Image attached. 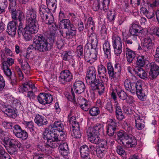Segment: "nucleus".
<instances>
[{
	"instance_id": "obj_1",
	"label": "nucleus",
	"mask_w": 159,
	"mask_h": 159,
	"mask_svg": "<svg viewBox=\"0 0 159 159\" xmlns=\"http://www.w3.org/2000/svg\"><path fill=\"white\" fill-rule=\"evenodd\" d=\"M52 26L54 28V31L50 33V37L47 39L42 34L37 35L34 37L33 40L34 44L30 45L27 49L25 57L28 59L30 57L29 54L32 50H37L42 52L50 50L51 49L54 42V38L55 34L56 27L55 24L52 25Z\"/></svg>"
},
{
	"instance_id": "obj_2",
	"label": "nucleus",
	"mask_w": 159,
	"mask_h": 159,
	"mask_svg": "<svg viewBox=\"0 0 159 159\" xmlns=\"http://www.w3.org/2000/svg\"><path fill=\"white\" fill-rule=\"evenodd\" d=\"M64 12L61 11L59 13V17L61 20L59 23L60 32L63 38H71L76 34V28L68 19L65 17Z\"/></svg>"
},
{
	"instance_id": "obj_3",
	"label": "nucleus",
	"mask_w": 159,
	"mask_h": 159,
	"mask_svg": "<svg viewBox=\"0 0 159 159\" xmlns=\"http://www.w3.org/2000/svg\"><path fill=\"white\" fill-rule=\"evenodd\" d=\"M87 83L90 84L91 88H97L96 84L99 83V80L96 79V70L93 66L89 68V71L86 78Z\"/></svg>"
},
{
	"instance_id": "obj_4",
	"label": "nucleus",
	"mask_w": 159,
	"mask_h": 159,
	"mask_svg": "<svg viewBox=\"0 0 159 159\" xmlns=\"http://www.w3.org/2000/svg\"><path fill=\"white\" fill-rule=\"evenodd\" d=\"M60 132L56 131V133L53 132L52 134L50 139L48 140L46 144L47 148H54L57 147L60 143V141L63 138H60Z\"/></svg>"
},
{
	"instance_id": "obj_5",
	"label": "nucleus",
	"mask_w": 159,
	"mask_h": 159,
	"mask_svg": "<svg viewBox=\"0 0 159 159\" xmlns=\"http://www.w3.org/2000/svg\"><path fill=\"white\" fill-rule=\"evenodd\" d=\"M8 143L10 148L7 149L8 153L10 154L13 153L16 151V148H18L19 149L22 151L23 148L22 145L20 143V142L17 139H9L8 138L7 140V144ZM6 145H4V146L6 147Z\"/></svg>"
},
{
	"instance_id": "obj_6",
	"label": "nucleus",
	"mask_w": 159,
	"mask_h": 159,
	"mask_svg": "<svg viewBox=\"0 0 159 159\" xmlns=\"http://www.w3.org/2000/svg\"><path fill=\"white\" fill-rule=\"evenodd\" d=\"M112 45L115 54L120 55L122 52V42L121 39L118 35H115L112 37Z\"/></svg>"
},
{
	"instance_id": "obj_7",
	"label": "nucleus",
	"mask_w": 159,
	"mask_h": 159,
	"mask_svg": "<svg viewBox=\"0 0 159 159\" xmlns=\"http://www.w3.org/2000/svg\"><path fill=\"white\" fill-rule=\"evenodd\" d=\"M142 83L141 82L137 81L136 84L133 85V89L132 93H136L139 98L142 101H144L146 98V96L144 93L142 91Z\"/></svg>"
},
{
	"instance_id": "obj_8",
	"label": "nucleus",
	"mask_w": 159,
	"mask_h": 159,
	"mask_svg": "<svg viewBox=\"0 0 159 159\" xmlns=\"http://www.w3.org/2000/svg\"><path fill=\"white\" fill-rule=\"evenodd\" d=\"M59 80L63 84H65L67 82L71 81L73 79L72 73L69 70H62L60 74Z\"/></svg>"
},
{
	"instance_id": "obj_9",
	"label": "nucleus",
	"mask_w": 159,
	"mask_h": 159,
	"mask_svg": "<svg viewBox=\"0 0 159 159\" xmlns=\"http://www.w3.org/2000/svg\"><path fill=\"white\" fill-rule=\"evenodd\" d=\"M129 30H127L122 32L123 35V41L125 42L126 46V47L125 51V53H124V56L123 58L124 61H125L126 60L128 63L129 62V49L127 47V43L129 44ZM128 64V63H127Z\"/></svg>"
},
{
	"instance_id": "obj_10",
	"label": "nucleus",
	"mask_w": 159,
	"mask_h": 159,
	"mask_svg": "<svg viewBox=\"0 0 159 159\" xmlns=\"http://www.w3.org/2000/svg\"><path fill=\"white\" fill-rule=\"evenodd\" d=\"M40 16L42 22H44L46 18L48 17V15L51 13L50 10L46 6L42 5L39 7V10Z\"/></svg>"
},
{
	"instance_id": "obj_11",
	"label": "nucleus",
	"mask_w": 159,
	"mask_h": 159,
	"mask_svg": "<svg viewBox=\"0 0 159 159\" xmlns=\"http://www.w3.org/2000/svg\"><path fill=\"white\" fill-rule=\"evenodd\" d=\"M107 134L109 136H112L117 127V124L115 120L109 119L107 121Z\"/></svg>"
},
{
	"instance_id": "obj_12",
	"label": "nucleus",
	"mask_w": 159,
	"mask_h": 159,
	"mask_svg": "<svg viewBox=\"0 0 159 159\" xmlns=\"http://www.w3.org/2000/svg\"><path fill=\"white\" fill-rule=\"evenodd\" d=\"M151 68L149 77L151 80L156 78L159 74V66L155 63L150 64Z\"/></svg>"
},
{
	"instance_id": "obj_13",
	"label": "nucleus",
	"mask_w": 159,
	"mask_h": 159,
	"mask_svg": "<svg viewBox=\"0 0 159 159\" xmlns=\"http://www.w3.org/2000/svg\"><path fill=\"white\" fill-rule=\"evenodd\" d=\"M153 44L152 43L151 39L149 38H145L142 47L143 50L147 53H150L152 52Z\"/></svg>"
},
{
	"instance_id": "obj_14",
	"label": "nucleus",
	"mask_w": 159,
	"mask_h": 159,
	"mask_svg": "<svg viewBox=\"0 0 159 159\" xmlns=\"http://www.w3.org/2000/svg\"><path fill=\"white\" fill-rule=\"evenodd\" d=\"M73 87L75 92L79 94L83 92L85 89L84 83L80 80L75 81L73 84Z\"/></svg>"
},
{
	"instance_id": "obj_15",
	"label": "nucleus",
	"mask_w": 159,
	"mask_h": 159,
	"mask_svg": "<svg viewBox=\"0 0 159 159\" xmlns=\"http://www.w3.org/2000/svg\"><path fill=\"white\" fill-rule=\"evenodd\" d=\"M23 26L21 27V25L18 27L17 32L18 35L22 34L26 41L31 40L33 37V34L23 29Z\"/></svg>"
},
{
	"instance_id": "obj_16",
	"label": "nucleus",
	"mask_w": 159,
	"mask_h": 159,
	"mask_svg": "<svg viewBox=\"0 0 159 159\" xmlns=\"http://www.w3.org/2000/svg\"><path fill=\"white\" fill-rule=\"evenodd\" d=\"M16 21H11L7 25V32L11 36H14L17 30Z\"/></svg>"
},
{
	"instance_id": "obj_17",
	"label": "nucleus",
	"mask_w": 159,
	"mask_h": 159,
	"mask_svg": "<svg viewBox=\"0 0 159 159\" xmlns=\"http://www.w3.org/2000/svg\"><path fill=\"white\" fill-rule=\"evenodd\" d=\"M27 24L28 25H26L25 28H23V29H25L30 33L33 34H34L37 32L39 28L38 23H28Z\"/></svg>"
},
{
	"instance_id": "obj_18",
	"label": "nucleus",
	"mask_w": 159,
	"mask_h": 159,
	"mask_svg": "<svg viewBox=\"0 0 159 159\" xmlns=\"http://www.w3.org/2000/svg\"><path fill=\"white\" fill-rule=\"evenodd\" d=\"M98 134L90 132H88V139L89 141L95 144H99L101 142V139Z\"/></svg>"
},
{
	"instance_id": "obj_19",
	"label": "nucleus",
	"mask_w": 159,
	"mask_h": 159,
	"mask_svg": "<svg viewBox=\"0 0 159 159\" xmlns=\"http://www.w3.org/2000/svg\"><path fill=\"white\" fill-rule=\"evenodd\" d=\"M89 40L91 42L90 43L91 48H97L98 40L96 35L94 33H89V31L88 34Z\"/></svg>"
},
{
	"instance_id": "obj_20",
	"label": "nucleus",
	"mask_w": 159,
	"mask_h": 159,
	"mask_svg": "<svg viewBox=\"0 0 159 159\" xmlns=\"http://www.w3.org/2000/svg\"><path fill=\"white\" fill-rule=\"evenodd\" d=\"M103 125L98 123L93 128H89L88 132H92L93 133L99 134L103 132Z\"/></svg>"
},
{
	"instance_id": "obj_21",
	"label": "nucleus",
	"mask_w": 159,
	"mask_h": 159,
	"mask_svg": "<svg viewBox=\"0 0 159 159\" xmlns=\"http://www.w3.org/2000/svg\"><path fill=\"white\" fill-rule=\"evenodd\" d=\"M35 123L39 126L46 125L48 124L47 119L43 116L39 114L36 115L34 119Z\"/></svg>"
},
{
	"instance_id": "obj_22",
	"label": "nucleus",
	"mask_w": 159,
	"mask_h": 159,
	"mask_svg": "<svg viewBox=\"0 0 159 159\" xmlns=\"http://www.w3.org/2000/svg\"><path fill=\"white\" fill-rule=\"evenodd\" d=\"M80 153L82 159H87L89 158L88 156L89 154V149L87 146L84 145L81 146L80 148Z\"/></svg>"
},
{
	"instance_id": "obj_23",
	"label": "nucleus",
	"mask_w": 159,
	"mask_h": 159,
	"mask_svg": "<svg viewBox=\"0 0 159 159\" xmlns=\"http://www.w3.org/2000/svg\"><path fill=\"white\" fill-rule=\"evenodd\" d=\"M58 149L60 154L64 156L67 155L69 152V149L67 143H65L59 145Z\"/></svg>"
},
{
	"instance_id": "obj_24",
	"label": "nucleus",
	"mask_w": 159,
	"mask_h": 159,
	"mask_svg": "<svg viewBox=\"0 0 159 159\" xmlns=\"http://www.w3.org/2000/svg\"><path fill=\"white\" fill-rule=\"evenodd\" d=\"M135 74L140 78L144 79L147 77V74L143 69L139 67H136L133 70Z\"/></svg>"
},
{
	"instance_id": "obj_25",
	"label": "nucleus",
	"mask_w": 159,
	"mask_h": 159,
	"mask_svg": "<svg viewBox=\"0 0 159 159\" xmlns=\"http://www.w3.org/2000/svg\"><path fill=\"white\" fill-rule=\"evenodd\" d=\"M36 17V12L33 9L32 11H31L30 14L28 15L27 18L28 23H38Z\"/></svg>"
},
{
	"instance_id": "obj_26",
	"label": "nucleus",
	"mask_w": 159,
	"mask_h": 159,
	"mask_svg": "<svg viewBox=\"0 0 159 159\" xmlns=\"http://www.w3.org/2000/svg\"><path fill=\"white\" fill-rule=\"evenodd\" d=\"M49 127L51 128L52 130H53L54 132H56V130L57 132L62 131L63 126L61 121H57L54 123L53 125H50Z\"/></svg>"
},
{
	"instance_id": "obj_27",
	"label": "nucleus",
	"mask_w": 159,
	"mask_h": 159,
	"mask_svg": "<svg viewBox=\"0 0 159 159\" xmlns=\"http://www.w3.org/2000/svg\"><path fill=\"white\" fill-rule=\"evenodd\" d=\"M76 120L75 117L71 116L69 120L70 125H72V129H80V124Z\"/></svg>"
},
{
	"instance_id": "obj_28",
	"label": "nucleus",
	"mask_w": 159,
	"mask_h": 159,
	"mask_svg": "<svg viewBox=\"0 0 159 159\" xmlns=\"http://www.w3.org/2000/svg\"><path fill=\"white\" fill-rule=\"evenodd\" d=\"M98 72L100 77L102 78L106 77L107 70L106 68L103 65H99L98 68Z\"/></svg>"
},
{
	"instance_id": "obj_29",
	"label": "nucleus",
	"mask_w": 159,
	"mask_h": 159,
	"mask_svg": "<svg viewBox=\"0 0 159 159\" xmlns=\"http://www.w3.org/2000/svg\"><path fill=\"white\" fill-rule=\"evenodd\" d=\"M96 86L97 88H95V89H93L91 88L93 90H98V93L99 95H101L103 93L105 87L104 86V83L102 81L99 80V83L98 84H96Z\"/></svg>"
},
{
	"instance_id": "obj_30",
	"label": "nucleus",
	"mask_w": 159,
	"mask_h": 159,
	"mask_svg": "<svg viewBox=\"0 0 159 159\" xmlns=\"http://www.w3.org/2000/svg\"><path fill=\"white\" fill-rule=\"evenodd\" d=\"M53 131L54 130H52V128L49 127V128H46L43 133V138L47 140V141L49 140Z\"/></svg>"
},
{
	"instance_id": "obj_31",
	"label": "nucleus",
	"mask_w": 159,
	"mask_h": 159,
	"mask_svg": "<svg viewBox=\"0 0 159 159\" xmlns=\"http://www.w3.org/2000/svg\"><path fill=\"white\" fill-rule=\"evenodd\" d=\"M24 19V14L20 11H19L18 14L17 15L16 18L15 19H14V20L12 21H16V24H18V22H19L18 26L21 25V27L23 26V24L22 22V21Z\"/></svg>"
},
{
	"instance_id": "obj_32",
	"label": "nucleus",
	"mask_w": 159,
	"mask_h": 159,
	"mask_svg": "<svg viewBox=\"0 0 159 159\" xmlns=\"http://www.w3.org/2000/svg\"><path fill=\"white\" fill-rule=\"evenodd\" d=\"M2 111L10 117L15 118L17 116L15 110H3Z\"/></svg>"
},
{
	"instance_id": "obj_33",
	"label": "nucleus",
	"mask_w": 159,
	"mask_h": 159,
	"mask_svg": "<svg viewBox=\"0 0 159 159\" xmlns=\"http://www.w3.org/2000/svg\"><path fill=\"white\" fill-rule=\"evenodd\" d=\"M15 136L17 138L21 139L23 140H25L28 137L27 132L25 130L22 129Z\"/></svg>"
},
{
	"instance_id": "obj_34",
	"label": "nucleus",
	"mask_w": 159,
	"mask_h": 159,
	"mask_svg": "<svg viewBox=\"0 0 159 159\" xmlns=\"http://www.w3.org/2000/svg\"><path fill=\"white\" fill-rule=\"evenodd\" d=\"M6 133L0 129V141L3 142L4 144L7 145L8 138L6 137Z\"/></svg>"
},
{
	"instance_id": "obj_35",
	"label": "nucleus",
	"mask_w": 159,
	"mask_h": 159,
	"mask_svg": "<svg viewBox=\"0 0 159 159\" xmlns=\"http://www.w3.org/2000/svg\"><path fill=\"white\" fill-rule=\"evenodd\" d=\"M101 2L99 0H97V1L95 2L93 5V9L95 11H98L100 10L103 9L102 7H101L100 5Z\"/></svg>"
},
{
	"instance_id": "obj_36",
	"label": "nucleus",
	"mask_w": 159,
	"mask_h": 159,
	"mask_svg": "<svg viewBox=\"0 0 159 159\" xmlns=\"http://www.w3.org/2000/svg\"><path fill=\"white\" fill-rule=\"evenodd\" d=\"M71 135L74 138L79 139L81 136L80 129H72L71 132Z\"/></svg>"
},
{
	"instance_id": "obj_37",
	"label": "nucleus",
	"mask_w": 159,
	"mask_h": 159,
	"mask_svg": "<svg viewBox=\"0 0 159 159\" xmlns=\"http://www.w3.org/2000/svg\"><path fill=\"white\" fill-rule=\"evenodd\" d=\"M71 95L68 93L66 94V97L68 99L71 101H74L75 102H76L75 93L72 88H71Z\"/></svg>"
},
{
	"instance_id": "obj_38",
	"label": "nucleus",
	"mask_w": 159,
	"mask_h": 159,
	"mask_svg": "<svg viewBox=\"0 0 159 159\" xmlns=\"http://www.w3.org/2000/svg\"><path fill=\"white\" fill-rule=\"evenodd\" d=\"M100 143V144L99 145L98 148L103 149L107 151L108 148L107 142L106 140H103L102 141L101 140Z\"/></svg>"
},
{
	"instance_id": "obj_39",
	"label": "nucleus",
	"mask_w": 159,
	"mask_h": 159,
	"mask_svg": "<svg viewBox=\"0 0 159 159\" xmlns=\"http://www.w3.org/2000/svg\"><path fill=\"white\" fill-rule=\"evenodd\" d=\"M83 102H84V104H82L80 105L81 108L83 109L84 108L88 109H92L94 107L91 108L89 107L90 105L89 104V102L87 101L84 98H82Z\"/></svg>"
},
{
	"instance_id": "obj_40",
	"label": "nucleus",
	"mask_w": 159,
	"mask_h": 159,
	"mask_svg": "<svg viewBox=\"0 0 159 159\" xmlns=\"http://www.w3.org/2000/svg\"><path fill=\"white\" fill-rule=\"evenodd\" d=\"M84 57L87 62H89L91 59V51L89 49L84 50Z\"/></svg>"
},
{
	"instance_id": "obj_41",
	"label": "nucleus",
	"mask_w": 159,
	"mask_h": 159,
	"mask_svg": "<svg viewBox=\"0 0 159 159\" xmlns=\"http://www.w3.org/2000/svg\"><path fill=\"white\" fill-rule=\"evenodd\" d=\"M145 64V59L144 56H140L137 58V64L138 65L143 67Z\"/></svg>"
},
{
	"instance_id": "obj_42",
	"label": "nucleus",
	"mask_w": 159,
	"mask_h": 159,
	"mask_svg": "<svg viewBox=\"0 0 159 159\" xmlns=\"http://www.w3.org/2000/svg\"><path fill=\"white\" fill-rule=\"evenodd\" d=\"M45 93H40L37 97L38 100L39 102L42 104H45Z\"/></svg>"
},
{
	"instance_id": "obj_43",
	"label": "nucleus",
	"mask_w": 159,
	"mask_h": 159,
	"mask_svg": "<svg viewBox=\"0 0 159 159\" xmlns=\"http://www.w3.org/2000/svg\"><path fill=\"white\" fill-rule=\"evenodd\" d=\"M76 52L78 57L80 58L83 57V47L81 45L77 46L76 48Z\"/></svg>"
},
{
	"instance_id": "obj_44",
	"label": "nucleus",
	"mask_w": 159,
	"mask_h": 159,
	"mask_svg": "<svg viewBox=\"0 0 159 159\" xmlns=\"http://www.w3.org/2000/svg\"><path fill=\"white\" fill-rule=\"evenodd\" d=\"M129 135L126 133H125L123 138L121 140V142L123 145L126 146H128L129 145Z\"/></svg>"
},
{
	"instance_id": "obj_45",
	"label": "nucleus",
	"mask_w": 159,
	"mask_h": 159,
	"mask_svg": "<svg viewBox=\"0 0 159 159\" xmlns=\"http://www.w3.org/2000/svg\"><path fill=\"white\" fill-rule=\"evenodd\" d=\"M54 17L52 13L48 16V17L46 18L44 22L45 23L48 25H51L53 22Z\"/></svg>"
},
{
	"instance_id": "obj_46",
	"label": "nucleus",
	"mask_w": 159,
	"mask_h": 159,
	"mask_svg": "<svg viewBox=\"0 0 159 159\" xmlns=\"http://www.w3.org/2000/svg\"><path fill=\"white\" fill-rule=\"evenodd\" d=\"M116 151L119 155L123 157H124L126 155L125 151L120 146H117L116 147Z\"/></svg>"
},
{
	"instance_id": "obj_47",
	"label": "nucleus",
	"mask_w": 159,
	"mask_h": 159,
	"mask_svg": "<svg viewBox=\"0 0 159 159\" xmlns=\"http://www.w3.org/2000/svg\"><path fill=\"white\" fill-rule=\"evenodd\" d=\"M117 94L119 98L123 100H125L128 97L126 93L122 90L119 91Z\"/></svg>"
},
{
	"instance_id": "obj_48",
	"label": "nucleus",
	"mask_w": 159,
	"mask_h": 159,
	"mask_svg": "<svg viewBox=\"0 0 159 159\" xmlns=\"http://www.w3.org/2000/svg\"><path fill=\"white\" fill-rule=\"evenodd\" d=\"M98 48H91V59H97Z\"/></svg>"
},
{
	"instance_id": "obj_49",
	"label": "nucleus",
	"mask_w": 159,
	"mask_h": 159,
	"mask_svg": "<svg viewBox=\"0 0 159 159\" xmlns=\"http://www.w3.org/2000/svg\"><path fill=\"white\" fill-rule=\"evenodd\" d=\"M107 151L103 149L98 148L96 151V154L98 157L102 158L103 157Z\"/></svg>"
},
{
	"instance_id": "obj_50",
	"label": "nucleus",
	"mask_w": 159,
	"mask_h": 159,
	"mask_svg": "<svg viewBox=\"0 0 159 159\" xmlns=\"http://www.w3.org/2000/svg\"><path fill=\"white\" fill-rule=\"evenodd\" d=\"M110 2V0H103L102 4L103 10L105 12L107 11L108 7L109 6Z\"/></svg>"
},
{
	"instance_id": "obj_51",
	"label": "nucleus",
	"mask_w": 159,
	"mask_h": 159,
	"mask_svg": "<svg viewBox=\"0 0 159 159\" xmlns=\"http://www.w3.org/2000/svg\"><path fill=\"white\" fill-rule=\"evenodd\" d=\"M137 143V140L131 134H130V147H134Z\"/></svg>"
},
{
	"instance_id": "obj_52",
	"label": "nucleus",
	"mask_w": 159,
	"mask_h": 159,
	"mask_svg": "<svg viewBox=\"0 0 159 159\" xmlns=\"http://www.w3.org/2000/svg\"><path fill=\"white\" fill-rule=\"evenodd\" d=\"M45 103L49 104L52 102L53 100V98L52 96L49 94H47L45 93Z\"/></svg>"
},
{
	"instance_id": "obj_53",
	"label": "nucleus",
	"mask_w": 159,
	"mask_h": 159,
	"mask_svg": "<svg viewBox=\"0 0 159 159\" xmlns=\"http://www.w3.org/2000/svg\"><path fill=\"white\" fill-rule=\"evenodd\" d=\"M8 80L10 84L12 85L16 84V77L14 74H12L8 77Z\"/></svg>"
},
{
	"instance_id": "obj_54",
	"label": "nucleus",
	"mask_w": 159,
	"mask_h": 159,
	"mask_svg": "<svg viewBox=\"0 0 159 159\" xmlns=\"http://www.w3.org/2000/svg\"><path fill=\"white\" fill-rule=\"evenodd\" d=\"M116 115L117 119L119 120H122L124 118L123 111L121 110H116Z\"/></svg>"
},
{
	"instance_id": "obj_55",
	"label": "nucleus",
	"mask_w": 159,
	"mask_h": 159,
	"mask_svg": "<svg viewBox=\"0 0 159 159\" xmlns=\"http://www.w3.org/2000/svg\"><path fill=\"white\" fill-rule=\"evenodd\" d=\"M22 130L21 127L18 125H15L13 127V133L16 135Z\"/></svg>"
},
{
	"instance_id": "obj_56",
	"label": "nucleus",
	"mask_w": 159,
	"mask_h": 159,
	"mask_svg": "<svg viewBox=\"0 0 159 159\" xmlns=\"http://www.w3.org/2000/svg\"><path fill=\"white\" fill-rule=\"evenodd\" d=\"M142 118H141L140 115L136 116L135 119V124L144 123L145 118L143 117Z\"/></svg>"
},
{
	"instance_id": "obj_57",
	"label": "nucleus",
	"mask_w": 159,
	"mask_h": 159,
	"mask_svg": "<svg viewBox=\"0 0 159 159\" xmlns=\"http://www.w3.org/2000/svg\"><path fill=\"white\" fill-rule=\"evenodd\" d=\"M5 85V81L3 77L0 74V91L2 90Z\"/></svg>"
},
{
	"instance_id": "obj_58",
	"label": "nucleus",
	"mask_w": 159,
	"mask_h": 159,
	"mask_svg": "<svg viewBox=\"0 0 159 159\" xmlns=\"http://www.w3.org/2000/svg\"><path fill=\"white\" fill-rule=\"evenodd\" d=\"M5 151L4 148L0 144V158L1 159H6L5 156Z\"/></svg>"
},
{
	"instance_id": "obj_59",
	"label": "nucleus",
	"mask_w": 159,
	"mask_h": 159,
	"mask_svg": "<svg viewBox=\"0 0 159 159\" xmlns=\"http://www.w3.org/2000/svg\"><path fill=\"white\" fill-rule=\"evenodd\" d=\"M70 54L69 52H66L64 54L63 59L65 61L70 60L72 57V56Z\"/></svg>"
},
{
	"instance_id": "obj_60",
	"label": "nucleus",
	"mask_w": 159,
	"mask_h": 159,
	"mask_svg": "<svg viewBox=\"0 0 159 159\" xmlns=\"http://www.w3.org/2000/svg\"><path fill=\"white\" fill-rule=\"evenodd\" d=\"M107 68L108 73H116L115 70H114L113 66L110 63H107Z\"/></svg>"
},
{
	"instance_id": "obj_61",
	"label": "nucleus",
	"mask_w": 159,
	"mask_h": 159,
	"mask_svg": "<svg viewBox=\"0 0 159 159\" xmlns=\"http://www.w3.org/2000/svg\"><path fill=\"white\" fill-rule=\"evenodd\" d=\"M57 48L59 49H61L64 45L63 41L61 39H59V40L57 41L56 42Z\"/></svg>"
},
{
	"instance_id": "obj_62",
	"label": "nucleus",
	"mask_w": 159,
	"mask_h": 159,
	"mask_svg": "<svg viewBox=\"0 0 159 159\" xmlns=\"http://www.w3.org/2000/svg\"><path fill=\"white\" fill-rule=\"evenodd\" d=\"M105 54L106 56L107 57L108 59H110L111 58V49L103 48Z\"/></svg>"
},
{
	"instance_id": "obj_63",
	"label": "nucleus",
	"mask_w": 159,
	"mask_h": 159,
	"mask_svg": "<svg viewBox=\"0 0 159 159\" xmlns=\"http://www.w3.org/2000/svg\"><path fill=\"white\" fill-rule=\"evenodd\" d=\"M87 25L88 27H86V28H89L92 26H94V23L93 20L91 17H89L88 18L87 23Z\"/></svg>"
},
{
	"instance_id": "obj_64",
	"label": "nucleus",
	"mask_w": 159,
	"mask_h": 159,
	"mask_svg": "<svg viewBox=\"0 0 159 159\" xmlns=\"http://www.w3.org/2000/svg\"><path fill=\"white\" fill-rule=\"evenodd\" d=\"M155 60L158 61L159 59V46L156 49V53L154 56Z\"/></svg>"
}]
</instances>
